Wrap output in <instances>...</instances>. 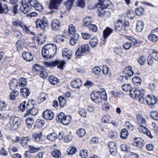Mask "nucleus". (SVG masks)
Segmentation results:
<instances>
[{
    "instance_id": "nucleus-41",
    "label": "nucleus",
    "mask_w": 158,
    "mask_h": 158,
    "mask_svg": "<svg viewBox=\"0 0 158 158\" xmlns=\"http://www.w3.org/2000/svg\"><path fill=\"white\" fill-rule=\"evenodd\" d=\"M137 121L140 124H145L146 122L144 118L140 115L137 116Z\"/></svg>"
},
{
    "instance_id": "nucleus-20",
    "label": "nucleus",
    "mask_w": 158,
    "mask_h": 158,
    "mask_svg": "<svg viewBox=\"0 0 158 158\" xmlns=\"http://www.w3.org/2000/svg\"><path fill=\"white\" fill-rule=\"evenodd\" d=\"M134 141L133 144L134 146L138 147L139 148L142 147L143 146V143L142 142V139L140 138H134Z\"/></svg>"
},
{
    "instance_id": "nucleus-30",
    "label": "nucleus",
    "mask_w": 158,
    "mask_h": 158,
    "mask_svg": "<svg viewBox=\"0 0 158 158\" xmlns=\"http://www.w3.org/2000/svg\"><path fill=\"white\" fill-rule=\"evenodd\" d=\"M32 139L36 142H39L40 140V137L42 136L41 132L39 133H33L32 135Z\"/></svg>"
},
{
    "instance_id": "nucleus-62",
    "label": "nucleus",
    "mask_w": 158,
    "mask_h": 158,
    "mask_svg": "<svg viewBox=\"0 0 158 158\" xmlns=\"http://www.w3.org/2000/svg\"><path fill=\"white\" fill-rule=\"evenodd\" d=\"M143 7H139L135 10V11L137 15H140L143 13Z\"/></svg>"
},
{
    "instance_id": "nucleus-23",
    "label": "nucleus",
    "mask_w": 158,
    "mask_h": 158,
    "mask_svg": "<svg viewBox=\"0 0 158 158\" xmlns=\"http://www.w3.org/2000/svg\"><path fill=\"white\" fill-rule=\"evenodd\" d=\"M148 53L154 60L158 61V52L157 51L151 49L148 51Z\"/></svg>"
},
{
    "instance_id": "nucleus-53",
    "label": "nucleus",
    "mask_w": 158,
    "mask_h": 158,
    "mask_svg": "<svg viewBox=\"0 0 158 158\" xmlns=\"http://www.w3.org/2000/svg\"><path fill=\"white\" fill-rule=\"evenodd\" d=\"M127 17L131 19H133L135 16L133 11L131 10H127Z\"/></svg>"
},
{
    "instance_id": "nucleus-18",
    "label": "nucleus",
    "mask_w": 158,
    "mask_h": 158,
    "mask_svg": "<svg viewBox=\"0 0 158 158\" xmlns=\"http://www.w3.org/2000/svg\"><path fill=\"white\" fill-rule=\"evenodd\" d=\"M22 56L23 59L27 61H30L33 59V56L31 52H24L23 53Z\"/></svg>"
},
{
    "instance_id": "nucleus-19",
    "label": "nucleus",
    "mask_w": 158,
    "mask_h": 158,
    "mask_svg": "<svg viewBox=\"0 0 158 158\" xmlns=\"http://www.w3.org/2000/svg\"><path fill=\"white\" fill-rule=\"evenodd\" d=\"M81 85V81L79 79H77L71 82V86L74 88H79Z\"/></svg>"
},
{
    "instance_id": "nucleus-25",
    "label": "nucleus",
    "mask_w": 158,
    "mask_h": 158,
    "mask_svg": "<svg viewBox=\"0 0 158 158\" xmlns=\"http://www.w3.org/2000/svg\"><path fill=\"white\" fill-rule=\"evenodd\" d=\"M124 73L128 76H131L134 74L133 71L132 70V68L130 66H128L124 68Z\"/></svg>"
},
{
    "instance_id": "nucleus-34",
    "label": "nucleus",
    "mask_w": 158,
    "mask_h": 158,
    "mask_svg": "<svg viewBox=\"0 0 158 158\" xmlns=\"http://www.w3.org/2000/svg\"><path fill=\"white\" fill-rule=\"evenodd\" d=\"M52 156L55 158H59L61 156V154L60 150L56 149H54L51 152Z\"/></svg>"
},
{
    "instance_id": "nucleus-44",
    "label": "nucleus",
    "mask_w": 158,
    "mask_h": 158,
    "mask_svg": "<svg viewBox=\"0 0 158 158\" xmlns=\"http://www.w3.org/2000/svg\"><path fill=\"white\" fill-rule=\"evenodd\" d=\"M79 114L83 117H86L87 112L83 108H80L78 110Z\"/></svg>"
},
{
    "instance_id": "nucleus-58",
    "label": "nucleus",
    "mask_w": 158,
    "mask_h": 158,
    "mask_svg": "<svg viewBox=\"0 0 158 158\" xmlns=\"http://www.w3.org/2000/svg\"><path fill=\"white\" fill-rule=\"evenodd\" d=\"M110 118V117L109 116L105 115L102 117V120L103 123H109Z\"/></svg>"
},
{
    "instance_id": "nucleus-48",
    "label": "nucleus",
    "mask_w": 158,
    "mask_h": 158,
    "mask_svg": "<svg viewBox=\"0 0 158 158\" xmlns=\"http://www.w3.org/2000/svg\"><path fill=\"white\" fill-rule=\"evenodd\" d=\"M76 29L75 27L73 24H70L69 25L68 28V32L70 34L75 33L76 31Z\"/></svg>"
},
{
    "instance_id": "nucleus-36",
    "label": "nucleus",
    "mask_w": 158,
    "mask_h": 158,
    "mask_svg": "<svg viewBox=\"0 0 158 158\" xmlns=\"http://www.w3.org/2000/svg\"><path fill=\"white\" fill-rule=\"evenodd\" d=\"M74 1L75 0H68L66 2H65L64 4L66 8L68 10H70L71 9Z\"/></svg>"
},
{
    "instance_id": "nucleus-10",
    "label": "nucleus",
    "mask_w": 158,
    "mask_h": 158,
    "mask_svg": "<svg viewBox=\"0 0 158 158\" xmlns=\"http://www.w3.org/2000/svg\"><path fill=\"white\" fill-rule=\"evenodd\" d=\"M151 33L148 35V39L151 42H155L158 39V29L153 30Z\"/></svg>"
},
{
    "instance_id": "nucleus-31",
    "label": "nucleus",
    "mask_w": 158,
    "mask_h": 158,
    "mask_svg": "<svg viewBox=\"0 0 158 158\" xmlns=\"http://www.w3.org/2000/svg\"><path fill=\"white\" fill-rule=\"evenodd\" d=\"M23 23L22 21L19 20H15L13 21L12 22V28H14L15 27H21Z\"/></svg>"
},
{
    "instance_id": "nucleus-55",
    "label": "nucleus",
    "mask_w": 158,
    "mask_h": 158,
    "mask_svg": "<svg viewBox=\"0 0 158 158\" xmlns=\"http://www.w3.org/2000/svg\"><path fill=\"white\" fill-rule=\"evenodd\" d=\"M12 31L14 32V35L18 38L19 39H20L22 37V34L19 31H17L15 28H13Z\"/></svg>"
},
{
    "instance_id": "nucleus-60",
    "label": "nucleus",
    "mask_w": 158,
    "mask_h": 158,
    "mask_svg": "<svg viewBox=\"0 0 158 158\" xmlns=\"http://www.w3.org/2000/svg\"><path fill=\"white\" fill-rule=\"evenodd\" d=\"M128 39L131 42V44H132L133 46H139V44L137 42V40L134 38L129 37L128 38Z\"/></svg>"
},
{
    "instance_id": "nucleus-35",
    "label": "nucleus",
    "mask_w": 158,
    "mask_h": 158,
    "mask_svg": "<svg viewBox=\"0 0 158 158\" xmlns=\"http://www.w3.org/2000/svg\"><path fill=\"white\" fill-rule=\"evenodd\" d=\"M48 81L50 83L53 85L56 84L59 81V80L57 78L52 76H50L49 77Z\"/></svg>"
},
{
    "instance_id": "nucleus-7",
    "label": "nucleus",
    "mask_w": 158,
    "mask_h": 158,
    "mask_svg": "<svg viewBox=\"0 0 158 158\" xmlns=\"http://www.w3.org/2000/svg\"><path fill=\"white\" fill-rule=\"evenodd\" d=\"M90 48L88 44H83L77 49L75 53V55L78 57L82 56V54L89 52Z\"/></svg>"
},
{
    "instance_id": "nucleus-12",
    "label": "nucleus",
    "mask_w": 158,
    "mask_h": 158,
    "mask_svg": "<svg viewBox=\"0 0 158 158\" xmlns=\"http://www.w3.org/2000/svg\"><path fill=\"white\" fill-rule=\"evenodd\" d=\"M60 0H50L49 7L50 9H58L59 8Z\"/></svg>"
},
{
    "instance_id": "nucleus-14",
    "label": "nucleus",
    "mask_w": 158,
    "mask_h": 158,
    "mask_svg": "<svg viewBox=\"0 0 158 158\" xmlns=\"http://www.w3.org/2000/svg\"><path fill=\"white\" fill-rule=\"evenodd\" d=\"M21 121V119L20 118L16 116L14 117L13 119V126L11 128L14 130L17 129L20 124Z\"/></svg>"
},
{
    "instance_id": "nucleus-15",
    "label": "nucleus",
    "mask_w": 158,
    "mask_h": 158,
    "mask_svg": "<svg viewBox=\"0 0 158 158\" xmlns=\"http://www.w3.org/2000/svg\"><path fill=\"white\" fill-rule=\"evenodd\" d=\"M22 1H23V0ZM22 2L24 3V4L23 3V5L20 6V10L22 13L26 14L30 10L31 7L30 6L27 5V2Z\"/></svg>"
},
{
    "instance_id": "nucleus-2",
    "label": "nucleus",
    "mask_w": 158,
    "mask_h": 158,
    "mask_svg": "<svg viewBox=\"0 0 158 158\" xmlns=\"http://www.w3.org/2000/svg\"><path fill=\"white\" fill-rule=\"evenodd\" d=\"M90 97L92 100L97 104L101 102L102 100L105 101L107 99L106 91L103 88L98 91H94L91 94Z\"/></svg>"
},
{
    "instance_id": "nucleus-9",
    "label": "nucleus",
    "mask_w": 158,
    "mask_h": 158,
    "mask_svg": "<svg viewBox=\"0 0 158 158\" xmlns=\"http://www.w3.org/2000/svg\"><path fill=\"white\" fill-rule=\"evenodd\" d=\"M26 102V101H24L23 103H21L19 107V109L23 112L26 109L27 113L28 112L29 113V111H30L31 109H32V107H35V105L32 104L31 102H28L26 106L25 104Z\"/></svg>"
},
{
    "instance_id": "nucleus-29",
    "label": "nucleus",
    "mask_w": 158,
    "mask_h": 158,
    "mask_svg": "<svg viewBox=\"0 0 158 158\" xmlns=\"http://www.w3.org/2000/svg\"><path fill=\"white\" fill-rule=\"evenodd\" d=\"M143 28V24L142 21L140 20L138 21L136 26V30L137 31L140 32Z\"/></svg>"
},
{
    "instance_id": "nucleus-3",
    "label": "nucleus",
    "mask_w": 158,
    "mask_h": 158,
    "mask_svg": "<svg viewBox=\"0 0 158 158\" xmlns=\"http://www.w3.org/2000/svg\"><path fill=\"white\" fill-rule=\"evenodd\" d=\"M98 12V15L100 17L102 16L105 14V8H110L113 6L110 0H99L98 3L95 5Z\"/></svg>"
},
{
    "instance_id": "nucleus-17",
    "label": "nucleus",
    "mask_w": 158,
    "mask_h": 158,
    "mask_svg": "<svg viewBox=\"0 0 158 158\" xmlns=\"http://www.w3.org/2000/svg\"><path fill=\"white\" fill-rule=\"evenodd\" d=\"M114 27L117 31H119L121 30L124 31L122 21L119 20L115 22L114 25Z\"/></svg>"
},
{
    "instance_id": "nucleus-63",
    "label": "nucleus",
    "mask_w": 158,
    "mask_h": 158,
    "mask_svg": "<svg viewBox=\"0 0 158 158\" xmlns=\"http://www.w3.org/2000/svg\"><path fill=\"white\" fill-rule=\"evenodd\" d=\"M76 4L77 6L83 8L85 5V0H78Z\"/></svg>"
},
{
    "instance_id": "nucleus-22",
    "label": "nucleus",
    "mask_w": 158,
    "mask_h": 158,
    "mask_svg": "<svg viewBox=\"0 0 158 158\" xmlns=\"http://www.w3.org/2000/svg\"><path fill=\"white\" fill-rule=\"evenodd\" d=\"M72 53L71 51L69 50L68 48H64L63 49L62 52V56L65 58H67L68 60L69 59Z\"/></svg>"
},
{
    "instance_id": "nucleus-8",
    "label": "nucleus",
    "mask_w": 158,
    "mask_h": 158,
    "mask_svg": "<svg viewBox=\"0 0 158 158\" xmlns=\"http://www.w3.org/2000/svg\"><path fill=\"white\" fill-rule=\"evenodd\" d=\"M36 26L37 28H40L41 29L46 31L48 28V23L45 21L41 20L40 19H37L35 21Z\"/></svg>"
},
{
    "instance_id": "nucleus-21",
    "label": "nucleus",
    "mask_w": 158,
    "mask_h": 158,
    "mask_svg": "<svg viewBox=\"0 0 158 158\" xmlns=\"http://www.w3.org/2000/svg\"><path fill=\"white\" fill-rule=\"evenodd\" d=\"M51 26L53 30L56 31L58 30L60 27V22L57 19L53 20L52 22Z\"/></svg>"
},
{
    "instance_id": "nucleus-1",
    "label": "nucleus",
    "mask_w": 158,
    "mask_h": 158,
    "mask_svg": "<svg viewBox=\"0 0 158 158\" xmlns=\"http://www.w3.org/2000/svg\"><path fill=\"white\" fill-rule=\"evenodd\" d=\"M57 47L53 44H48L45 45L42 49L43 56L47 59L51 58L56 53Z\"/></svg>"
},
{
    "instance_id": "nucleus-59",
    "label": "nucleus",
    "mask_w": 158,
    "mask_h": 158,
    "mask_svg": "<svg viewBox=\"0 0 158 158\" xmlns=\"http://www.w3.org/2000/svg\"><path fill=\"white\" fill-rule=\"evenodd\" d=\"M64 39V37L60 35H57L55 38L56 42L59 43L63 42Z\"/></svg>"
},
{
    "instance_id": "nucleus-61",
    "label": "nucleus",
    "mask_w": 158,
    "mask_h": 158,
    "mask_svg": "<svg viewBox=\"0 0 158 158\" xmlns=\"http://www.w3.org/2000/svg\"><path fill=\"white\" fill-rule=\"evenodd\" d=\"M108 137L110 138L114 139L116 138L118 136L117 133L114 131H111L108 133Z\"/></svg>"
},
{
    "instance_id": "nucleus-33",
    "label": "nucleus",
    "mask_w": 158,
    "mask_h": 158,
    "mask_svg": "<svg viewBox=\"0 0 158 158\" xmlns=\"http://www.w3.org/2000/svg\"><path fill=\"white\" fill-rule=\"evenodd\" d=\"M92 21V18L90 17H87L84 18L83 20V25L84 26H87L91 24Z\"/></svg>"
},
{
    "instance_id": "nucleus-40",
    "label": "nucleus",
    "mask_w": 158,
    "mask_h": 158,
    "mask_svg": "<svg viewBox=\"0 0 158 158\" xmlns=\"http://www.w3.org/2000/svg\"><path fill=\"white\" fill-rule=\"evenodd\" d=\"M128 135V132L126 129H123L122 130L120 135V137L123 139H125Z\"/></svg>"
},
{
    "instance_id": "nucleus-43",
    "label": "nucleus",
    "mask_w": 158,
    "mask_h": 158,
    "mask_svg": "<svg viewBox=\"0 0 158 158\" xmlns=\"http://www.w3.org/2000/svg\"><path fill=\"white\" fill-rule=\"evenodd\" d=\"M132 81L135 85H138L140 84L141 79L139 77H135L132 78Z\"/></svg>"
},
{
    "instance_id": "nucleus-51",
    "label": "nucleus",
    "mask_w": 158,
    "mask_h": 158,
    "mask_svg": "<svg viewBox=\"0 0 158 158\" xmlns=\"http://www.w3.org/2000/svg\"><path fill=\"white\" fill-rule=\"evenodd\" d=\"M87 27L89 31H92L94 32H96L98 30L97 27L95 25L92 24H90Z\"/></svg>"
},
{
    "instance_id": "nucleus-16",
    "label": "nucleus",
    "mask_w": 158,
    "mask_h": 158,
    "mask_svg": "<svg viewBox=\"0 0 158 158\" xmlns=\"http://www.w3.org/2000/svg\"><path fill=\"white\" fill-rule=\"evenodd\" d=\"M66 62L63 60H56L53 61V67L57 66V68L60 69H63V66Z\"/></svg>"
},
{
    "instance_id": "nucleus-24",
    "label": "nucleus",
    "mask_w": 158,
    "mask_h": 158,
    "mask_svg": "<svg viewBox=\"0 0 158 158\" xmlns=\"http://www.w3.org/2000/svg\"><path fill=\"white\" fill-rule=\"evenodd\" d=\"M18 81L15 78L12 79L10 80L9 84L10 88L11 89H14L18 86Z\"/></svg>"
},
{
    "instance_id": "nucleus-38",
    "label": "nucleus",
    "mask_w": 158,
    "mask_h": 158,
    "mask_svg": "<svg viewBox=\"0 0 158 158\" xmlns=\"http://www.w3.org/2000/svg\"><path fill=\"white\" fill-rule=\"evenodd\" d=\"M12 91L10 93L9 96L10 99L13 100H14L15 99V98L19 95V92L15 90L12 89Z\"/></svg>"
},
{
    "instance_id": "nucleus-27",
    "label": "nucleus",
    "mask_w": 158,
    "mask_h": 158,
    "mask_svg": "<svg viewBox=\"0 0 158 158\" xmlns=\"http://www.w3.org/2000/svg\"><path fill=\"white\" fill-rule=\"evenodd\" d=\"M45 40V38H43L41 35H39L38 36L35 37L34 39V41L40 45L42 44Z\"/></svg>"
},
{
    "instance_id": "nucleus-56",
    "label": "nucleus",
    "mask_w": 158,
    "mask_h": 158,
    "mask_svg": "<svg viewBox=\"0 0 158 158\" xmlns=\"http://www.w3.org/2000/svg\"><path fill=\"white\" fill-rule=\"evenodd\" d=\"M29 139L27 137H23L20 140V143L23 146H24L27 143Z\"/></svg>"
},
{
    "instance_id": "nucleus-54",
    "label": "nucleus",
    "mask_w": 158,
    "mask_h": 158,
    "mask_svg": "<svg viewBox=\"0 0 158 158\" xmlns=\"http://www.w3.org/2000/svg\"><path fill=\"white\" fill-rule=\"evenodd\" d=\"M88 151L86 150H82L80 152V156L82 158H86L88 156Z\"/></svg>"
},
{
    "instance_id": "nucleus-46",
    "label": "nucleus",
    "mask_w": 158,
    "mask_h": 158,
    "mask_svg": "<svg viewBox=\"0 0 158 158\" xmlns=\"http://www.w3.org/2000/svg\"><path fill=\"white\" fill-rule=\"evenodd\" d=\"M150 115L152 118L153 119L157 120H158V113L156 111H152L150 112Z\"/></svg>"
},
{
    "instance_id": "nucleus-32",
    "label": "nucleus",
    "mask_w": 158,
    "mask_h": 158,
    "mask_svg": "<svg viewBox=\"0 0 158 158\" xmlns=\"http://www.w3.org/2000/svg\"><path fill=\"white\" fill-rule=\"evenodd\" d=\"M59 105L61 107H64L66 104V102L64 98L62 96H60L58 98Z\"/></svg>"
},
{
    "instance_id": "nucleus-37",
    "label": "nucleus",
    "mask_w": 158,
    "mask_h": 158,
    "mask_svg": "<svg viewBox=\"0 0 158 158\" xmlns=\"http://www.w3.org/2000/svg\"><path fill=\"white\" fill-rule=\"evenodd\" d=\"M122 89L124 92H127L131 90V87L130 84H124L122 86Z\"/></svg>"
},
{
    "instance_id": "nucleus-39",
    "label": "nucleus",
    "mask_w": 158,
    "mask_h": 158,
    "mask_svg": "<svg viewBox=\"0 0 158 158\" xmlns=\"http://www.w3.org/2000/svg\"><path fill=\"white\" fill-rule=\"evenodd\" d=\"M56 134L55 132H53L48 134L47 136V139L51 141H54L57 138Z\"/></svg>"
},
{
    "instance_id": "nucleus-4",
    "label": "nucleus",
    "mask_w": 158,
    "mask_h": 158,
    "mask_svg": "<svg viewBox=\"0 0 158 158\" xmlns=\"http://www.w3.org/2000/svg\"><path fill=\"white\" fill-rule=\"evenodd\" d=\"M144 90L142 89H137L135 88L131 89L130 93V96L135 99L139 98V101L143 102L144 101Z\"/></svg>"
},
{
    "instance_id": "nucleus-47",
    "label": "nucleus",
    "mask_w": 158,
    "mask_h": 158,
    "mask_svg": "<svg viewBox=\"0 0 158 158\" xmlns=\"http://www.w3.org/2000/svg\"><path fill=\"white\" fill-rule=\"evenodd\" d=\"M85 133L86 132L85 130L82 128L78 129L76 132L78 136L81 137L84 136L85 134Z\"/></svg>"
},
{
    "instance_id": "nucleus-42",
    "label": "nucleus",
    "mask_w": 158,
    "mask_h": 158,
    "mask_svg": "<svg viewBox=\"0 0 158 158\" xmlns=\"http://www.w3.org/2000/svg\"><path fill=\"white\" fill-rule=\"evenodd\" d=\"M26 124L27 125V127L29 129L31 128L34 123V120L33 119L28 118L25 120Z\"/></svg>"
},
{
    "instance_id": "nucleus-57",
    "label": "nucleus",
    "mask_w": 158,
    "mask_h": 158,
    "mask_svg": "<svg viewBox=\"0 0 158 158\" xmlns=\"http://www.w3.org/2000/svg\"><path fill=\"white\" fill-rule=\"evenodd\" d=\"M29 147L30 148L29 151L31 153H34L40 150V147L35 148L32 145H29Z\"/></svg>"
},
{
    "instance_id": "nucleus-13",
    "label": "nucleus",
    "mask_w": 158,
    "mask_h": 158,
    "mask_svg": "<svg viewBox=\"0 0 158 158\" xmlns=\"http://www.w3.org/2000/svg\"><path fill=\"white\" fill-rule=\"evenodd\" d=\"M107 145L110 148V154L113 155H115L117 152V147L115 143L113 142H108Z\"/></svg>"
},
{
    "instance_id": "nucleus-11",
    "label": "nucleus",
    "mask_w": 158,
    "mask_h": 158,
    "mask_svg": "<svg viewBox=\"0 0 158 158\" xmlns=\"http://www.w3.org/2000/svg\"><path fill=\"white\" fill-rule=\"evenodd\" d=\"M43 118L47 120H51L54 117L53 112L51 110H45L42 113Z\"/></svg>"
},
{
    "instance_id": "nucleus-45",
    "label": "nucleus",
    "mask_w": 158,
    "mask_h": 158,
    "mask_svg": "<svg viewBox=\"0 0 158 158\" xmlns=\"http://www.w3.org/2000/svg\"><path fill=\"white\" fill-rule=\"evenodd\" d=\"M20 92L23 94L24 96L27 97L29 95L30 92L28 89L27 88H23L20 89Z\"/></svg>"
},
{
    "instance_id": "nucleus-49",
    "label": "nucleus",
    "mask_w": 158,
    "mask_h": 158,
    "mask_svg": "<svg viewBox=\"0 0 158 158\" xmlns=\"http://www.w3.org/2000/svg\"><path fill=\"white\" fill-rule=\"evenodd\" d=\"M38 113L37 110L35 108V107H32V109H31L30 111H29V113L28 112L25 115V117L27 114H30L31 115L35 116V115Z\"/></svg>"
},
{
    "instance_id": "nucleus-26",
    "label": "nucleus",
    "mask_w": 158,
    "mask_h": 158,
    "mask_svg": "<svg viewBox=\"0 0 158 158\" xmlns=\"http://www.w3.org/2000/svg\"><path fill=\"white\" fill-rule=\"evenodd\" d=\"M113 31V29L108 27H107L103 31L104 39H105Z\"/></svg>"
},
{
    "instance_id": "nucleus-64",
    "label": "nucleus",
    "mask_w": 158,
    "mask_h": 158,
    "mask_svg": "<svg viewBox=\"0 0 158 158\" xmlns=\"http://www.w3.org/2000/svg\"><path fill=\"white\" fill-rule=\"evenodd\" d=\"M6 107V104L4 101L0 102V110H4Z\"/></svg>"
},
{
    "instance_id": "nucleus-50",
    "label": "nucleus",
    "mask_w": 158,
    "mask_h": 158,
    "mask_svg": "<svg viewBox=\"0 0 158 158\" xmlns=\"http://www.w3.org/2000/svg\"><path fill=\"white\" fill-rule=\"evenodd\" d=\"M44 122L43 120H38L35 123V126L37 128L42 127L44 125Z\"/></svg>"
},
{
    "instance_id": "nucleus-28",
    "label": "nucleus",
    "mask_w": 158,
    "mask_h": 158,
    "mask_svg": "<svg viewBox=\"0 0 158 158\" xmlns=\"http://www.w3.org/2000/svg\"><path fill=\"white\" fill-rule=\"evenodd\" d=\"M89 44L92 48L95 47L98 44V40L96 37L91 38L89 41Z\"/></svg>"
},
{
    "instance_id": "nucleus-6",
    "label": "nucleus",
    "mask_w": 158,
    "mask_h": 158,
    "mask_svg": "<svg viewBox=\"0 0 158 158\" xmlns=\"http://www.w3.org/2000/svg\"><path fill=\"white\" fill-rule=\"evenodd\" d=\"M146 102L148 105L153 106L156 103H158V98L156 100V97L153 95H147L144 98V101L143 102Z\"/></svg>"
},
{
    "instance_id": "nucleus-5",
    "label": "nucleus",
    "mask_w": 158,
    "mask_h": 158,
    "mask_svg": "<svg viewBox=\"0 0 158 158\" xmlns=\"http://www.w3.org/2000/svg\"><path fill=\"white\" fill-rule=\"evenodd\" d=\"M71 118L70 115H65L64 113H60L56 117V121L60 122L64 125H67L70 123Z\"/></svg>"
},
{
    "instance_id": "nucleus-52",
    "label": "nucleus",
    "mask_w": 158,
    "mask_h": 158,
    "mask_svg": "<svg viewBox=\"0 0 158 158\" xmlns=\"http://www.w3.org/2000/svg\"><path fill=\"white\" fill-rule=\"evenodd\" d=\"M101 70V69L100 67L98 66H96L93 68L92 70V72L93 74L97 75L99 73Z\"/></svg>"
}]
</instances>
